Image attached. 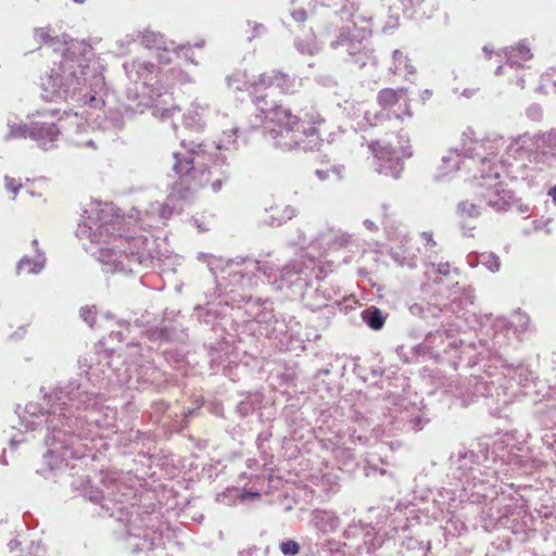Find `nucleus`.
Returning a JSON list of instances; mask_svg holds the SVG:
<instances>
[{
  "mask_svg": "<svg viewBox=\"0 0 556 556\" xmlns=\"http://www.w3.org/2000/svg\"><path fill=\"white\" fill-rule=\"evenodd\" d=\"M262 403V395L260 393H250L241 400L235 408L239 417H247L256 410Z\"/></svg>",
  "mask_w": 556,
  "mask_h": 556,
  "instance_id": "obj_41",
  "label": "nucleus"
},
{
  "mask_svg": "<svg viewBox=\"0 0 556 556\" xmlns=\"http://www.w3.org/2000/svg\"><path fill=\"white\" fill-rule=\"evenodd\" d=\"M294 47L301 54L314 55L318 52L319 48L314 40L296 38Z\"/></svg>",
  "mask_w": 556,
  "mask_h": 556,
  "instance_id": "obj_56",
  "label": "nucleus"
},
{
  "mask_svg": "<svg viewBox=\"0 0 556 556\" xmlns=\"http://www.w3.org/2000/svg\"><path fill=\"white\" fill-rule=\"evenodd\" d=\"M201 325L210 327L216 333L217 339L214 342H207L204 346L207 349L210 356V364L213 370H218V367L229 361L231 345L226 340L225 329L219 325V313L210 306L197 304L192 315Z\"/></svg>",
  "mask_w": 556,
  "mask_h": 556,
  "instance_id": "obj_12",
  "label": "nucleus"
},
{
  "mask_svg": "<svg viewBox=\"0 0 556 556\" xmlns=\"http://www.w3.org/2000/svg\"><path fill=\"white\" fill-rule=\"evenodd\" d=\"M34 37L36 41L51 47L55 52L61 51L62 53L66 49L67 43L73 40H67L68 37L66 35H63L62 38L52 35L50 27L36 28L34 30Z\"/></svg>",
  "mask_w": 556,
  "mask_h": 556,
  "instance_id": "obj_32",
  "label": "nucleus"
},
{
  "mask_svg": "<svg viewBox=\"0 0 556 556\" xmlns=\"http://www.w3.org/2000/svg\"><path fill=\"white\" fill-rule=\"evenodd\" d=\"M78 380H68L60 386L49 401H53L46 431L47 452L43 462L50 470L70 467V460L89 458L85 441L102 437L98 430H113L116 427L117 412L104 406L103 392L89 391Z\"/></svg>",
  "mask_w": 556,
  "mask_h": 556,
  "instance_id": "obj_1",
  "label": "nucleus"
},
{
  "mask_svg": "<svg viewBox=\"0 0 556 556\" xmlns=\"http://www.w3.org/2000/svg\"><path fill=\"white\" fill-rule=\"evenodd\" d=\"M481 188L480 197L484 201L485 206H490L497 212L507 211L514 202V193L504 189L496 180L481 179L478 181Z\"/></svg>",
  "mask_w": 556,
  "mask_h": 556,
  "instance_id": "obj_21",
  "label": "nucleus"
},
{
  "mask_svg": "<svg viewBox=\"0 0 556 556\" xmlns=\"http://www.w3.org/2000/svg\"><path fill=\"white\" fill-rule=\"evenodd\" d=\"M381 528L376 530V528L371 527V525H364V533L362 538L364 543L368 545V549L380 547L383 543V539L380 535Z\"/></svg>",
  "mask_w": 556,
  "mask_h": 556,
  "instance_id": "obj_47",
  "label": "nucleus"
},
{
  "mask_svg": "<svg viewBox=\"0 0 556 556\" xmlns=\"http://www.w3.org/2000/svg\"><path fill=\"white\" fill-rule=\"evenodd\" d=\"M352 29L351 27H341L338 29L336 38L330 42V48L339 53L343 51L345 46L349 43V40L352 38Z\"/></svg>",
  "mask_w": 556,
  "mask_h": 556,
  "instance_id": "obj_49",
  "label": "nucleus"
},
{
  "mask_svg": "<svg viewBox=\"0 0 556 556\" xmlns=\"http://www.w3.org/2000/svg\"><path fill=\"white\" fill-rule=\"evenodd\" d=\"M391 257L401 266H407L410 268L416 266V255L404 250L402 247L392 250Z\"/></svg>",
  "mask_w": 556,
  "mask_h": 556,
  "instance_id": "obj_50",
  "label": "nucleus"
},
{
  "mask_svg": "<svg viewBox=\"0 0 556 556\" xmlns=\"http://www.w3.org/2000/svg\"><path fill=\"white\" fill-rule=\"evenodd\" d=\"M350 62H352L359 68H363V67H366L367 65L376 66L377 58L374 54V50L366 47L355 58H353V60H351Z\"/></svg>",
  "mask_w": 556,
  "mask_h": 556,
  "instance_id": "obj_53",
  "label": "nucleus"
},
{
  "mask_svg": "<svg viewBox=\"0 0 556 556\" xmlns=\"http://www.w3.org/2000/svg\"><path fill=\"white\" fill-rule=\"evenodd\" d=\"M182 125L187 130L192 132H200L205 126L202 114L194 109L184 114Z\"/></svg>",
  "mask_w": 556,
  "mask_h": 556,
  "instance_id": "obj_44",
  "label": "nucleus"
},
{
  "mask_svg": "<svg viewBox=\"0 0 556 556\" xmlns=\"http://www.w3.org/2000/svg\"><path fill=\"white\" fill-rule=\"evenodd\" d=\"M150 416L154 424L168 425L178 418V413L173 412L164 400H156L150 405Z\"/></svg>",
  "mask_w": 556,
  "mask_h": 556,
  "instance_id": "obj_34",
  "label": "nucleus"
},
{
  "mask_svg": "<svg viewBox=\"0 0 556 556\" xmlns=\"http://www.w3.org/2000/svg\"><path fill=\"white\" fill-rule=\"evenodd\" d=\"M240 296L241 301L244 304V313L248 315V318H251L258 324H274L271 328L273 331H283L282 328H278L279 320L276 318V315L274 314L271 303H268V301H262L260 298L253 299L251 295L247 294H242Z\"/></svg>",
  "mask_w": 556,
  "mask_h": 556,
  "instance_id": "obj_24",
  "label": "nucleus"
},
{
  "mask_svg": "<svg viewBox=\"0 0 556 556\" xmlns=\"http://www.w3.org/2000/svg\"><path fill=\"white\" fill-rule=\"evenodd\" d=\"M267 97L268 94L256 97L255 105L266 123V137L273 140L274 146L286 151L318 150L323 139L316 125L324 123V119L308 114H305L307 119L293 115L289 108L269 103Z\"/></svg>",
  "mask_w": 556,
  "mask_h": 556,
  "instance_id": "obj_6",
  "label": "nucleus"
},
{
  "mask_svg": "<svg viewBox=\"0 0 556 556\" xmlns=\"http://www.w3.org/2000/svg\"><path fill=\"white\" fill-rule=\"evenodd\" d=\"M505 64L514 67L520 66L521 62H526L532 58L529 46L521 41L517 47H509L504 49Z\"/></svg>",
  "mask_w": 556,
  "mask_h": 556,
  "instance_id": "obj_35",
  "label": "nucleus"
},
{
  "mask_svg": "<svg viewBox=\"0 0 556 556\" xmlns=\"http://www.w3.org/2000/svg\"><path fill=\"white\" fill-rule=\"evenodd\" d=\"M543 416V424L545 427L549 428L551 424H556V407L545 405L543 408L539 410Z\"/></svg>",
  "mask_w": 556,
  "mask_h": 556,
  "instance_id": "obj_64",
  "label": "nucleus"
},
{
  "mask_svg": "<svg viewBox=\"0 0 556 556\" xmlns=\"http://www.w3.org/2000/svg\"><path fill=\"white\" fill-rule=\"evenodd\" d=\"M293 80L286 74L273 71L271 73L262 74L257 81H254V86L265 88H276L282 92L291 91Z\"/></svg>",
  "mask_w": 556,
  "mask_h": 556,
  "instance_id": "obj_31",
  "label": "nucleus"
},
{
  "mask_svg": "<svg viewBox=\"0 0 556 556\" xmlns=\"http://www.w3.org/2000/svg\"><path fill=\"white\" fill-rule=\"evenodd\" d=\"M294 215L295 210L291 206H286L282 211V214H280L279 216H269L270 220H267V224L270 226H280L287 220H290Z\"/></svg>",
  "mask_w": 556,
  "mask_h": 556,
  "instance_id": "obj_60",
  "label": "nucleus"
},
{
  "mask_svg": "<svg viewBox=\"0 0 556 556\" xmlns=\"http://www.w3.org/2000/svg\"><path fill=\"white\" fill-rule=\"evenodd\" d=\"M46 263V257L43 253L37 254L35 258L24 256L20 260L16 266L17 274H21L22 271H26L28 274H39Z\"/></svg>",
  "mask_w": 556,
  "mask_h": 556,
  "instance_id": "obj_40",
  "label": "nucleus"
},
{
  "mask_svg": "<svg viewBox=\"0 0 556 556\" xmlns=\"http://www.w3.org/2000/svg\"><path fill=\"white\" fill-rule=\"evenodd\" d=\"M392 56H393V67L390 68L391 72H393L394 74H397L401 72L402 67H404V70L406 71L407 74L415 73L414 66L410 64L408 58L406 55H404L402 51L394 50Z\"/></svg>",
  "mask_w": 556,
  "mask_h": 556,
  "instance_id": "obj_48",
  "label": "nucleus"
},
{
  "mask_svg": "<svg viewBox=\"0 0 556 556\" xmlns=\"http://www.w3.org/2000/svg\"><path fill=\"white\" fill-rule=\"evenodd\" d=\"M480 263L492 273L498 271L501 267L500 257L493 252L481 253Z\"/></svg>",
  "mask_w": 556,
  "mask_h": 556,
  "instance_id": "obj_55",
  "label": "nucleus"
},
{
  "mask_svg": "<svg viewBox=\"0 0 556 556\" xmlns=\"http://www.w3.org/2000/svg\"><path fill=\"white\" fill-rule=\"evenodd\" d=\"M376 161V170L384 176L392 178H399L404 169L403 157H410L413 155L409 146L401 147L400 150L392 147L391 144H380L375 142L370 146Z\"/></svg>",
  "mask_w": 556,
  "mask_h": 556,
  "instance_id": "obj_16",
  "label": "nucleus"
},
{
  "mask_svg": "<svg viewBox=\"0 0 556 556\" xmlns=\"http://www.w3.org/2000/svg\"><path fill=\"white\" fill-rule=\"evenodd\" d=\"M291 262H302V263H305V264H308L312 262V269H311V273L312 275L309 276V285L307 286V290L305 291V293L303 294H295L294 291L292 289H290L292 291V294L295 295V296H302L303 299H308V298H313V294H316L317 298L320 296V302H317L316 304H313V306L315 308H320V307H324L326 306V302L330 299V292L328 289H321V285L318 283V286L316 288L313 289V283H314V279H317V274L315 271V260L314 258H308V260H303V258H295V260H292Z\"/></svg>",
  "mask_w": 556,
  "mask_h": 556,
  "instance_id": "obj_29",
  "label": "nucleus"
},
{
  "mask_svg": "<svg viewBox=\"0 0 556 556\" xmlns=\"http://www.w3.org/2000/svg\"><path fill=\"white\" fill-rule=\"evenodd\" d=\"M317 2L323 7L333 9L342 21H352L356 25L353 18L359 9V0H317Z\"/></svg>",
  "mask_w": 556,
  "mask_h": 556,
  "instance_id": "obj_30",
  "label": "nucleus"
},
{
  "mask_svg": "<svg viewBox=\"0 0 556 556\" xmlns=\"http://www.w3.org/2000/svg\"><path fill=\"white\" fill-rule=\"evenodd\" d=\"M15 119V116H9L7 119V126L9 128L8 134L4 136V140L7 141L11 139H26L30 136V122L17 123Z\"/></svg>",
  "mask_w": 556,
  "mask_h": 556,
  "instance_id": "obj_39",
  "label": "nucleus"
},
{
  "mask_svg": "<svg viewBox=\"0 0 556 556\" xmlns=\"http://www.w3.org/2000/svg\"><path fill=\"white\" fill-rule=\"evenodd\" d=\"M96 478L97 482L89 476L78 477L72 481V486L124 525L125 530L121 535L132 555L139 556L142 552L151 551L155 545L154 533L139 525L143 522V518L134 502V489L114 475L106 473Z\"/></svg>",
  "mask_w": 556,
  "mask_h": 556,
  "instance_id": "obj_3",
  "label": "nucleus"
},
{
  "mask_svg": "<svg viewBox=\"0 0 556 556\" xmlns=\"http://www.w3.org/2000/svg\"><path fill=\"white\" fill-rule=\"evenodd\" d=\"M387 316V314L375 305L367 306L361 312L363 323L374 331H379L384 327Z\"/></svg>",
  "mask_w": 556,
  "mask_h": 556,
  "instance_id": "obj_37",
  "label": "nucleus"
},
{
  "mask_svg": "<svg viewBox=\"0 0 556 556\" xmlns=\"http://www.w3.org/2000/svg\"><path fill=\"white\" fill-rule=\"evenodd\" d=\"M462 155H464L463 148L450 150L445 155H443L440 174L435 177V179H443L447 174L457 170L460 165Z\"/></svg>",
  "mask_w": 556,
  "mask_h": 556,
  "instance_id": "obj_38",
  "label": "nucleus"
},
{
  "mask_svg": "<svg viewBox=\"0 0 556 556\" xmlns=\"http://www.w3.org/2000/svg\"><path fill=\"white\" fill-rule=\"evenodd\" d=\"M530 317L522 312H515L510 319H497L495 323V333L493 338V344L498 345L501 350L503 348L504 340L510 339L513 336L517 341H520L521 336L529 329Z\"/></svg>",
  "mask_w": 556,
  "mask_h": 556,
  "instance_id": "obj_20",
  "label": "nucleus"
},
{
  "mask_svg": "<svg viewBox=\"0 0 556 556\" xmlns=\"http://www.w3.org/2000/svg\"><path fill=\"white\" fill-rule=\"evenodd\" d=\"M402 547L407 551L421 552L422 556H429L431 544L429 541L418 540L414 536H404Z\"/></svg>",
  "mask_w": 556,
  "mask_h": 556,
  "instance_id": "obj_46",
  "label": "nucleus"
},
{
  "mask_svg": "<svg viewBox=\"0 0 556 556\" xmlns=\"http://www.w3.org/2000/svg\"><path fill=\"white\" fill-rule=\"evenodd\" d=\"M92 56V47L84 40L68 42L61 61L41 78V98L51 102L72 101L93 109L103 106L108 88Z\"/></svg>",
  "mask_w": 556,
  "mask_h": 556,
  "instance_id": "obj_2",
  "label": "nucleus"
},
{
  "mask_svg": "<svg viewBox=\"0 0 556 556\" xmlns=\"http://www.w3.org/2000/svg\"><path fill=\"white\" fill-rule=\"evenodd\" d=\"M117 325L119 329L112 330L110 333V338L112 340H116L117 342H123L124 340H126V337L128 333H130V328L132 326L138 328L143 327V323L139 318H136L134 320H119Z\"/></svg>",
  "mask_w": 556,
  "mask_h": 556,
  "instance_id": "obj_45",
  "label": "nucleus"
},
{
  "mask_svg": "<svg viewBox=\"0 0 556 556\" xmlns=\"http://www.w3.org/2000/svg\"><path fill=\"white\" fill-rule=\"evenodd\" d=\"M124 368H116V383L138 391L162 392L170 376L157 367L153 359L139 354L123 359Z\"/></svg>",
  "mask_w": 556,
  "mask_h": 556,
  "instance_id": "obj_8",
  "label": "nucleus"
},
{
  "mask_svg": "<svg viewBox=\"0 0 556 556\" xmlns=\"http://www.w3.org/2000/svg\"><path fill=\"white\" fill-rule=\"evenodd\" d=\"M139 39L141 43L149 49L155 48L157 50H162L164 53L160 54V60L163 63L172 62V54L178 53V51H182L185 49L184 46H178L173 40H167L161 33L153 31L150 29L144 30L143 33H138Z\"/></svg>",
  "mask_w": 556,
  "mask_h": 556,
  "instance_id": "obj_25",
  "label": "nucleus"
},
{
  "mask_svg": "<svg viewBox=\"0 0 556 556\" xmlns=\"http://www.w3.org/2000/svg\"><path fill=\"white\" fill-rule=\"evenodd\" d=\"M484 201L477 192V199L473 201L463 200L456 206V214L459 218H478L484 207Z\"/></svg>",
  "mask_w": 556,
  "mask_h": 556,
  "instance_id": "obj_36",
  "label": "nucleus"
},
{
  "mask_svg": "<svg viewBox=\"0 0 556 556\" xmlns=\"http://www.w3.org/2000/svg\"><path fill=\"white\" fill-rule=\"evenodd\" d=\"M511 522V532L516 536L517 541L527 542L534 535L535 531L533 529L526 528L523 522L516 521L515 519Z\"/></svg>",
  "mask_w": 556,
  "mask_h": 556,
  "instance_id": "obj_54",
  "label": "nucleus"
},
{
  "mask_svg": "<svg viewBox=\"0 0 556 556\" xmlns=\"http://www.w3.org/2000/svg\"><path fill=\"white\" fill-rule=\"evenodd\" d=\"M422 348L434 352L437 355L441 353L451 355L454 363L455 359L463 361L465 357L470 358L471 352L475 350L473 344L455 339L451 330L429 332L425 337Z\"/></svg>",
  "mask_w": 556,
  "mask_h": 556,
  "instance_id": "obj_15",
  "label": "nucleus"
},
{
  "mask_svg": "<svg viewBox=\"0 0 556 556\" xmlns=\"http://www.w3.org/2000/svg\"><path fill=\"white\" fill-rule=\"evenodd\" d=\"M315 518L325 523L329 531H336L340 526V518L331 511H318Z\"/></svg>",
  "mask_w": 556,
  "mask_h": 556,
  "instance_id": "obj_57",
  "label": "nucleus"
},
{
  "mask_svg": "<svg viewBox=\"0 0 556 556\" xmlns=\"http://www.w3.org/2000/svg\"><path fill=\"white\" fill-rule=\"evenodd\" d=\"M119 245L113 249H101L99 260L112 264L114 271L132 273L135 266L149 268L155 260H160L156 239L152 236L118 238Z\"/></svg>",
  "mask_w": 556,
  "mask_h": 556,
  "instance_id": "obj_7",
  "label": "nucleus"
},
{
  "mask_svg": "<svg viewBox=\"0 0 556 556\" xmlns=\"http://www.w3.org/2000/svg\"><path fill=\"white\" fill-rule=\"evenodd\" d=\"M96 315H97V311H96V306H93V305L92 306L86 305L79 309L80 318L86 324H88L90 327H93L96 324Z\"/></svg>",
  "mask_w": 556,
  "mask_h": 556,
  "instance_id": "obj_62",
  "label": "nucleus"
},
{
  "mask_svg": "<svg viewBox=\"0 0 556 556\" xmlns=\"http://www.w3.org/2000/svg\"><path fill=\"white\" fill-rule=\"evenodd\" d=\"M117 216L115 210L108 204L104 207L91 210L87 219L78 225L77 236L87 237L92 242L100 243L103 235L109 232L110 227L114 229L111 223Z\"/></svg>",
  "mask_w": 556,
  "mask_h": 556,
  "instance_id": "obj_18",
  "label": "nucleus"
},
{
  "mask_svg": "<svg viewBox=\"0 0 556 556\" xmlns=\"http://www.w3.org/2000/svg\"><path fill=\"white\" fill-rule=\"evenodd\" d=\"M504 144V137L498 135H493L482 140L467 138L463 141V152L466 157H478L483 165L490 163L486 173L482 174L481 179L497 180L500 178L498 167L494 163H491V161L492 157L498 154Z\"/></svg>",
  "mask_w": 556,
  "mask_h": 556,
  "instance_id": "obj_14",
  "label": "nucleus"
},
{
  "mask_svg": "<svg viewBox=\"0 0 556 556\" xmlns=\"http://www.w3.org/2000/svg\"><path fill=\"white\" fill-rule=\"evenodd\" d=\"M123 68L129 81L126 94L129 100H138L132 111L142 113L154 96V84L157 83L159 67L150 61L135 59L125 62Z\"/></svg>",
  "mask_w": 556,
  "mask_h": 556,
  "instance_id": "obj_11",
  "label": "nucleus"
},
{
  "mask_svg": "<svg viewBox=\"0 0 556 556\" xmlns=\"http://www.w3.org/2000/svg\"><path fill=\"white\" fill-rule=\"evenodd\" d=\"M312 265V262L308 264L289 262L282 267H277L268 262L261 263L253 258L236 257L227 261L223 269L226 276H223V279L227 281L225 288L229 300L235 305L242 302L241 294H237V289L242 291L253 289L257 285V274H263L267 282L277 291L289 288L295 294L305 293L309 285Z\"/></svg>",
  "mask_w": 556,
  "mask_h": 556,
  "instance_id": "obj_4",
  "label": "nucleus"
},
{
  "mask_svg": "<svg viewBox=\"0 0 556 556\" xmlns=\"http://www.w3.org/2000/svg\"><path fill=\"white\" fill-rule=\"evenodd\" d=\"M160 326L162 328L165 342L169 343L182 340L184 329L180 325H177L176 321H169L165 318L160 323Z\"/></svg>",
  "mask_w": 556,
  "mask_h": 556,
  "instance_id": "obj_43",
  "label": "nucleus"
},
{
  "mask_svg": "<svg viewBox=\"0 0 556 556\" xmlns=\"http://www.w3.org/2000/svg\"><path fill=\"white\" fill-rule=\"evenodd\" d=\"M185 151L174 152L173 170L178 176L168 195V202L161 210V216L168 218L176 210L170 205L174 200H189L194 192L210 184L214 193L220 191L223 185L228 180V175L217 164V159L207 153L202 143L191 141L188 146L181 141Z\"/></svg>",
  "mask_w": 556,
  "mask_h": 556,
  "instance_id": "obj_5",
  "label": "nucleus"
},
{
  "mask_svg": "<svg viewBox=\"0 0 556 556\" xmlns=\"http://www.w3.org/2000/svg\"><path fill=\"white\" fill-rule=\"evenodd\" d=\"M448 299L450 304H443L444 307L450 305V309L453 313H458L462 309H465L468 305L473 304L475 301V292L471 287H460L456 281L448 289Z\"/></svg>",
  "mask_w": 556,
  "mask_h": 556,
  "instance_id": "obj_28",
  "label": "nucleus"
},
{
  "mask_svg": "<svg viewBox=\"0 0 556 556\" xmlns=\"http://www.w3.org/2000/svg\"><path fill=\"white\" fill-rule=\"evenodd\" d=\"M399 100H400L399 93L391 88H386V89L380 90L377 96V101H378L379 105L384 110L390 109L393 105H395L399 102Z\"/></svg>",
  "mask_w": 556,
  "mask_h": 556,
  "instance_id": "obj_52",
  "label": "nucleus"
},
{
  "mask_svg": "<svg viewBox=\"0 0 556 556\" xmlns=\"http://www.w3.org/2000/svg\"><path fill=\"white\" fill-rule=\"evenodd\" d=\"M453 479L460 486L458 497L460 501H475L472 497L483 495L484 479L479 467V455L473 451L460 447L450 457Z\"/></svg>",
  "mask_w": 556,
  "mask_h": 556,
  "instance_id": "obj_10",
  "label": "nucleus"
},
{
  "mask_svg": "<svg viewBox=\"0 0 556 556\" xmlns=\"http://www.w3.org/2000/svg\"><path fill=\"white\" fill-rule=\"evenodd\" d=\"M247 143L245 132L239 127H232L229 130H225L223 132L222 138L219 139L216 149L217 150H227V151H236L240 148L241 144Z\"/></svg>",
  "mask_w": 556,
  "mask_h": 556,
  "instance_id": "obj_33",
  "label": "nucleus"
},
{
  "mask_svg": "<svg viewBox=\"0 0 556 556\" xmlns=\"http://www.w3.org/2000/svg\"><path fill=\"white\" fill-rule=\"evenodd\" d=\"M222 288H223L222 283L216 281L215 286L212 288V290L208 289L207 291L204 292V299H205L204 306L211 307V305L214 304L215 300H218L219 305L225 304V305L233 306L232 302L229 300L228 292H227L226 288L224 289V291Z\"/></svg>",
  "mask_w": 556,
  "mask_h": 556,
  "instance_id": "obj_42",
  "label": "nucleus"
},
{
  "mask_svg": "<svg viewBox=\"0 0 556 556\" xmlns=\"http://www.w3.org/2000/svg\"><path fill=\"white\" fill-rule=\"evenodd\" d=\"M382 402H391L399 407V413L403 417L405 424H409L410 429L416 433L424 429L429 422V418L426 417L422 408L417 405L407 402L405 399H401L399 395L391 391H386L382 394Z\"/></svg>",
  "mask_w": 556,
  "mask_h": 556,
  "instance_id": "obj_22",
  "label": "nucleus"
},
{
  "mask_svg": "<svg viewBox=\"0 0 556 556\" xmlns=\"http://www.w3.org/2000/svg\"><path fill=\"white\" fill-rule=\"evenodd\" d=\"M139 34H128L124 38L116 41V53L119 55H124L130 51L129 46L135 43L139 39Z\"/></svg>",
  "mask_w": 556,
  "mask_h": 556,
  "instance_id": "obj_59",
  "label": "nucleus"
},
{
  "mask_svg": "<svg viewBox=\"0 0 556 556\" xmlns=\"http://www.w3.org/2000/svg\"><path fill=\"white\" fill-rule=\"evenodd\" d=\"M59 387L60 386H58L51 393L46 395V401H47V405H48V408L46 412H43V408L40 407V405L37 403H28L25 407V412L30 417L34 418L33 420L26 421V425H25L26 430L29 432L38 433V435L42 437L43 443H46V431L45 430L40 431V427H45L47 425V419H48V417H50L49 410L53 408L52 407L53 401H49L50 400L49 396L51 394H53ZM45 446L47 447V444H45Z\"/></svg>",
  "mask_w": 556,
  "mask_h": 556,
  "instance_id": "obj_26",
  "label": "nucleus"
},
{
  "mask_svg": "<svg viewBox=\"0 0 556 556\" xmlns=\"http://www.w3.org/2000/svg\"><path fill=\"white\" fill-rule=\"evenodd\" d=\"M456 491L457 490L443 489L438 492V497L434 498V503L440 505L441 511H443L446 506H450L451 502L456 500Z\"/></svg>",
  "mask_w": 556,
  "mask_h": 556,
  "instance_id": "obj_58",
  "label": "nucleus"
},
{
  "mask_svg": "<svg viewBox=\"0 0 556 556\" xmlns=\"http://www.w3.org/2000/svg\"><path fill=\"white\" fill-rule=\"evenodd\" d=\"M490 377L491 375L489 372H484V375L480 376H470L459 386L455 384V390L452 389L453 384H450V392L460 399L463 405H469L476 397H495L494 402L497 405L501 403L506 404V400L501 399L502 393L504 394L502 387L496 386L494 381H489Z\"/></svg>",
  "mask_w": 556,
  "mask_h": 556,
  "instance_id": "obj_13",
  "label": "nucleus"
},
{
  "mask_svg": "<svg viewBox=\"0 0 556 556\" xmlns=\"http://www.w3.org/2000/svg\"><path fill=\"white\" fill-rule=\"evenodd\" d=\"M382 374L383 371L381 368H371L369 374L362 376V378L364 381H369L375 386L380 383L381 386L379 388L383 389V384L389 378L383 379Z\"/></svg>",
  "mask_w": 556,
  "mask_h": 556,
  "instance_id": "obj_61",
  "label": "nucleus"
},
{
  "mask_svg": "<svg viewBox=\"0 0 556 556\" xmlns=\"http://www.w3.org/2000/svg\"><path fill=\"white\" fill-rule=\"evenodd\" d=\"M495 367H501L504 376L516 381L521 387H529L536 379L529 365L514 359L506 350L491 352V359Z\"/></svg>",
  "mask_w": 556,
  "mask_h": 556,
  "instance_id": "obj_19",
  "label": "nucleus"
},
{
  "mask_svg": "<svg viewBox=\"0 0 556 556\" xmlns=\"http://www.w3.org/2000/svg\"><path fill=\"white\" fill-rule=\"evenodd\" d=\"M56 113L58 111L37 112L30 121L29 139L45 151L55 148L61 135L60 127L54 121Z\"/></svg>",
  "mask_w": 556,
  "mask_h": 556,
  "instance_id": "obj_17",
  "label": "nucleus"
},
{
  "mask_svg": "<svg viewBox=\"0 0 556 556\" xmlns=\"http://www.w3.org/2000/svg\"><path fill=\"white\" fill-rule=\"evenodd\" d=\"M121 355H113L106 351L91 353L78 358V368L80 372L76 378L70 380H78L83 383V388L89 391L102 392L105 390L113 378H116L115 369L124 368Z\"/></svg>",
  "mask_w": 556,
  "mask_h": 556,
  "instance_id": "obj_9",
  "label": "nucleus"
},
{
  "mask_svg": "<svg viewBox=\"0 0 556 556\" xmlns=\"http://www.w3.org/2000/svg\"><path fill=\"white\" fill-rule=\"evenodd\" d=\"M367 46L363 40L356 39L354 36L349 40V43L345 46L343 51L340 52V55L348 62L353 60L364 48Z\"/></svg>",
  "mask_w": 556,
  "mask_h": 556,
  "instance_id": "obj_51",
  "label": "nucleus"
},
{
  "mask_svg": "<svg viewBox=\"0 0 556 556\" xmlns=\"http://www.w3.org/2000/svg\"><path fill=\"white\" fill-rule=\"evenodd\" d=\"M378 408L382 412V417L379 426L381 431L387 437H396L405 433H415L409 426L405 424L403 417L399 413V407L391 402H382V397L379 399Z\"/></svg>",
  "mask_w": 556,
  "mask_h": 556,
  "instance_id": "obj_23",
  "label": "nucleus"
},
{
  "mask_svg": "<svg viewBox=\"0 0 556 556\" xmlns=\"http://www.w3.org/2000/svg\"><path fill=\"white\" fill-rule=\"evenodd\" d=\"M384 5L389 7V15L386 24L382 27L384 33L394 29L399 26L400 11H402L408 17L417 11V7L420 4L419 0H381Z\"/></svg>",
  "mask_w": 556,
  "mask_h": 556,
  "instance_id": "obj_27",
  "label": "nucleus"
},
{
  "mask_svg": "<svg viewBox=\"0 0 556 556\" xmlns=\"http://www.w3.org/2000/svg\"><path fill=\"white\" fill-rule=\"evenodd\" d=\"M279 548L283 555L293 556L300 552V544L294 540H286L280 542Z\"/></svg>",
  "mask_w": 556,
  "mask_h": 556,
  "instance_id": "obj_63",
  "label": "nucleus"
}]
</instances>
